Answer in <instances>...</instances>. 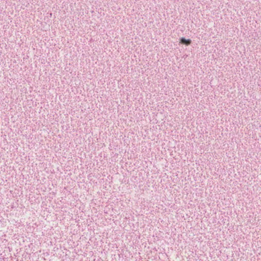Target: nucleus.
<instances>
[{
    "label": "nucleus",
    "mask_w": 261,
    "mask_h": 261,
    "mask_svg": "<svg viewBox=\"0 0 261 261\" xmlns=\"http://www.w3.org/2000/svg\"><path fill=\"white\" fill-rule=\"evenodd\" d=\"M192 41L190 39H186L185 38L182 37L179 39V43L185 44L186 45H189L191 44Z\"/></svg>",
    "instance_id": "obj_1"
}]
</instances>
